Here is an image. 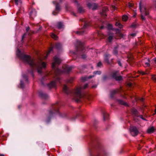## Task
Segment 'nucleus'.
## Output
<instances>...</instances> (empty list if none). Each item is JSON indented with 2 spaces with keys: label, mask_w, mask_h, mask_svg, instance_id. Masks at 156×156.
<instances>
[{
  "label": "nucleus",
  "mask_w": 156,
  "mask_h": 156,
  "mask_svg": "<svg viewBox=\"0 0 156 156\" xmlns=\"http://www.w3.org/2000/svg\"><path fill=\"white\" fill-rule=\"evenodd\" d=\"M118 51L117 50V48H114L113 51V54L114 55H116L117 54Z\"/></svg>",
  "instance_id": "nucleus-34"
},
{
  "label": "nucleus",
  "mask_w": 156,
  "mask_h": 156,
  "mask_svg": "<svg viewBox=\"0 0 156 156\" xmlns=\"http://www.w3.org/2000/svg\"><path fill=\"white\" fill-rule=\"evenodd\" d=\"M96 87V86H92V87Z\"/></svg>",
  "instance_id": "nucleus-59"
},
{
  "label": "nucleus",
  "mask_w": 156,
  "mask_h": 156,
  "mask_svg": "<svg viewBox=\"0 0 156 156\" xmlns=\"http://www.w3.org/2000/svg\"><path fill=\"white\" fill-rule=\"evenodd\" d=\"M51 36L52 38H53L55 40H57L58 39L57 36L55 34L53 33H52L51 35Z\"/></svg>",
  "instance_id": "nucleus-26"
},
{
  "label": "nucleus",
  "mask_w": 156,
  "mask_h": 156,
  "mask_svg": "<svg viewBox=\"0 0 156 156\" xmlns=\"http://www.w3.org/2000/svg\"><path fill=\"white\" fill-rule=\"evenodd\" d=\"M154 62L156 64V58H155L153 59Z\"/></svg>",
  "instance_id": "nucleus-50"
},
{
  "label": "nucleus",
  "mask_w": 156,
  "mask_h": 156,
  "mask_svg": "<svg viewBox=\"0 0 156 156\" xmlns=\"http://www.w3.org/2000/svg\"><path fill=\"white\" fill-rule=\"evenodd\" d=\"M112 77L116 80H120L122 79V76L118 75V72L115 71L113 73Z\"/></svg>",
  "instance_id": "nucleus-9"
},
{
  "label": "nucleus",
  "mask_w": 156,
  "mask_h": 156,
  "mask_svg": "<svg viewBox=\"0 0 156 156\" xmlns=\"http://www.w3.org/2000/svg\"><path fill=\"white\" fill-rule=\"evenodd\" d=\"M15 3L16 5H18L19 4L21 3V1L20 0H14Z\"/></svg>",
  "instance_id": "nucleus-31"
},
{
  "label": "nucleus",
  "mask_w": 156,
  "mask_h": 156,
  "mask_svg": "<svg viewBox=\"0 0 156 156\" xmlns=\"http://www.w3.org/2000/svg\"><path fill=\"white\" fill-rule=\"evenodd\" d=\"M112 8L114 10H115V6L113 5L112 6Z\"/></svg>",
  "instance_id": "nucleus-49"
},
{
  "label": "nucleus",
  "mask_w": 156,
  "mask_h": 156,
  "mask_svg": "<svg viewBox=\"0 0 156 156\" xmlns=\"http://www.w3.org/2000/svg\"><path fill=\"white\" fill-rule=\"evenodd\" d=\"M20 86L21 88H23L24 87L23 83L22 81H20Z\"/></svg>",
  "instance_id": "nucleus-41"
},
{
  "label": "nucleus",
  "mask_w": 156,
  "mask_h": 156,
  "mask_svg": "<svg viewBox=\"0 0 156 156\" xmlns=\"http://www.w3.org/2000/svg\"><path fill=\"white\" fill-rule=\"evenodd\" d=\"M102 66V63L101 62H99L97 64V66H98V67H101V66Z\"/></svg>",
  "instance_id": "nucleus-40"
},
{
  "label": "nucleus",
  "mask_w": 156,
  "mask_h": 156,
  "mask_svg": "<svg viewBox=\"0 0 156 156\" xmlns=\"http://www.w3.org/2000/svg\"><path fill=\"white\" fill-rule=\"evenodd\" d=\"M73 15H74V16H75V13H73Z\"/></svg>",
  "instance_id": "nucleus-62"
},
{
  "label": "nucleus",
  "mask_w": 156,
  "mask_h": 156,
  "mask_svg": "<svg viewBox=\"0 0 156 156\" xmlns=\"http://www.w3.org/2000/svg\"><path fill=\"white\" fill-rule=\"evenodd\" d=\"M132 113L135 115V116H138V115H137L138 112H137V110L136 109L133 108L132 109Z\"/></svg>",
  "instance_id": "nucleus-16"
},
{
  "label": "nucleus",
  "mask_w": 156,
  "mask_h": 156,
  "mask_svg": "<svg viewBox=\"0 0 156 156\" xmlns=\"http://www.w3.org/2000/svg\"><path fill=\"white\" fill-rule=\"evenodd\" d=\"M30 17L32 18L35 16L36 15V10L35 9H32V11L30 12Z\"/></svg>",
  "instance_id": "nucleus-12"
},
{
  "label": "nucleus",
  "mask_w": 156,
  "mask_h": 156,
  "mask_svg": "<svg viewBox=\"0 0 156 156\" xmlns=\"http://www.w3.org/2000/svg\"><path fill=\"white\" fill-rule=\"evenodd\" d=\"M136 16V15H134L133 16Z\"/></svg>",
  "instance_id": "nucleus-63"
},
{
  "label": "nucleus",
  "mask_w": 156,
  "mask_h": 156,
  "mask_svg": "<svg viewBox=\"0 0 156 156\" xmlns=\"http://www.w3.org/2000/svg\"><path fill=\"white\" fill-rule=\"evenodd\" d=\"M112 25L111 24H108V28L109 30H111L112 29Z\"/></svg>",
  "instance_id": "nucleus-38"
},
{
  "label": "nucleus",
  "mask_w": 156,
  "mask_h": 156,
  "mask_svg": "<svg viewBox=\"0 0 156 156\" xmlns=\"http://www.w3.org/2000/svg\"><path fill=\"white\" fill-rule=\"evenodd\" d=\"M139 8L141 13V19L143 20H144L145 18L144 16L147 15L148 14V10L145 6L141 5V2L140 3Z\"/></svg>",
  "instance_id": "nucleus-5"
},
{
  "label": "nucleus",
  "mask_w": 156,
  "mask_h": 156,
  "mask_svg": "<svg viewBox=\"0 0 156 156\" xmlns=\"http://www.w3.org/2000/svg\"><path fill=\"white\" fill-rule=\"evenodd\" d=\"M118 64L120 66H121L122 64H121V62H120V61H118Z\"/></svg>",
  "instance_id": "nucleus-46"
},
{
  "label": "nucleus",
  "mask_w": 156,
  "mask_h": 156,
  "mask_svg": "<svg viewBox=\"0 0 156 156\" xmlns=\"http://www.w3.org/2000/svg\"><path fill=\"white\" fill-rule=\"evenodd\" d=\"M39 96L44 99H46L48 97V96L46 94L42 92L39 93Z\"/></svg>",
  "instance_id": "nucleus-14"
},
{
  "label": "nucleus",
  "mask_w": 156,
  "mask_h": 156,
  "mask_svg": "<svg viewBox=\"0 0 156 156\" xmlns=\"http://www.w3.org/2000/svg\"><path fill=\"white\" fill-rule=\"evenodd\" d=\"M41 83H42V84H43V82H42V80H41Z\"/></svg>",
  "instance_id": "nucleus-58"
},
{
  "label": "nucleus",
  "mask_w": 156,
  "mask_h": 156,
  "mask_svg": "<svg viewBox=\"0 0 156 156\" xmlns=\"http://www.w3.org/2000/svg\"><path fill=\"white\" fill-rule=\"evenodd\" d=\"M26 35V34H24L22 36V39L25 37V36Z\"/></svg>",
  "instance_id": "nucleus-51"
},
{
  "label": "nucleus",
  "mask_w": 156,
  "mask_h": 156,
  "mask_svg": "<svg viewBox=\"0 0 156 156\" xmlns=\"http://www.w3.org/2000/svg\"><path fill=\"white\" fill-rule=\"evenodd\" d=\"M109 37L108 38V41L109 42H110L111 41L112 38H113V34H109Z\"/></svg>",
  "instance_id": "nucleus-18"
},
{
  "label": "nucleus",
  "mask_w": 156,
  "mask_h": 156,
  "mask_svg": "<svg viewBox=\"0 0 156 156\" xmlns=\"http://www.w3.org/2000/svg\"><path fill=\"white\" fill-rule=\"evenodd\" d=\"M23 81H25V82H27V77L24 76H23Z\"/></svg>",
  "instance_id": "nucleus-39"
},
{
  "label": "nucleus",
  "mask_w": 156,
  "mask_h": 156,
  "mask_svg": "<svg viewBox=\"0 0 156 156\" xmlns=\"http://www.w3.org/2000/svg\"><path fill=\"white\" fill-rule=\"evenodd\" d=\"M101 73V72L100 71H97L96 72H94V75H96V74H100Z\"/></svg>",
  "instance_id": "nucleus-37"
},
{
  "label": "nucleus",
  "mask_w": 156,
  "mask_h": 156,
  "mask_svg": "<svg viewBox=\"0 0 156 156\" xmlns=\"http://www.w3.org/2000/svg\"><path fill=\"white\" fill-rule=\"evenodd\" d=\"M136 25L134 23H133L131 25V27H132L134 28L136 27Z\"/></svg>",
  "instance_id": "nucleus-42"
},
{
  "label": "nucleus",
  "mask_w": 156,
  "mask_h": 156,
  "mask_svg": "<svg viewBox=\"0 0 156 156\" xmlns=\"http://www.w3.org/2000/svg\"><path fill=\"white\" fill-rule=\"evenodd\" d=\"M87 6L89 8L93 10L96 9L98 8V5L94 3L89 2L87 4Z\"/></svg>",
  "instance_id": "nucleus-8"
},
{
  "label": "nucleus",
  "mask_w": 156,
  "mask_h": 156,
  "mask_svg": "<svg viewBox=\"0 0 156 156\" xmlns=\"http://www.w3.org/2000/svg\"><path fill=\"white\" fill-rule=\"evenodd\" d=\"M129 7H133V5L131 3H129Z\"/></svg>",
  "instance_id": "nucleus-45"
},
{
  "label": "nucleus",
  "mask_w": 156,
  "mask_h": 156,
  "mask_svg": "<svg viewBox=\"0 0 156 156\" xmlns=\"http://www.w3.org/2000/svg\"><path fill=\"white\" fill-rule=\"evenodd\" d=\"M78 12L80 13H82L84 11V9L82 7H79L78 9Z\"/></svg>",
  "instance_id": "nucleus-24"
},
{
  "label": "nucleus",
  "mask_w": 156,
  "mask_h": 156,
  "mask_svg": "<svg viewBox=\"0 0 156 156\" xmlns=\"http://www.w3.org/2000/svg\"><path fill=\"white\" fill-rule=\"evenodd\" d=\"M115 26H118L119 27L121 28L122 27V26L118 22H117L115 23Z\"/></svg>",
  "instance_id": "nucleus-27"
},
{
  "label": "nucleus",
  "mask_w": 156,
  "mask_h": 156,
  "mask_svg": "<svg viewBox=\"0 0 156 156\" xmlns=\"http://www.w3.org/2000/svg\"><path fill=\"white\" fill-rule=\"evenodd\" d=\"M52 13H53V15H55L56 14H57V13H55V12H53Z\"/></svg>",
  "instance_id": "nucleus-54"
},
{
  "label": "nucleus",
  "mask_w": 156,
  "mask_h": 156,
  "mask_svg": "<svg viewBox=\"0 0 156 156\" xmlns=\"http://www.w3.org/2000/svg\"><path fill=\"white\" fill-rule=\"evenodd\" d=\"M58 107L54 106L53 107V110H50L49 111V115L50 116H51L53 113H55V112H57L58 111Z\"/></svg>",
  "instance_id": "nucleus-10"
},
{
  "label": "nucleus",
  "mask_w": 156,
  "mask_h": 156,
  "mask_svg": "<svg viewBox=\"0 0 156 156\" xmlns=\"http://www.w3.org/2000/svg\"><path fill=\"white\" fill-rule=\"evenodd\" d=\"M108 116V114L107 113H104L103 114V119L104 120L108 119L107 117Z\"/></svg>",
  "instance_id": "nucleus-25"
},
{
  "label": "nucleus",
  "mask_w": 156,
  "mask_h": 156,
  "mask_svg": "<svg viewBox=\"0 0 156 156\" xmlns=\"http://www.w3.org/2000/svg\"><path fill=\"white\" fill-rule=\"evenodd\" d=\"M114 92H115V93H116V90H114Z\"/></svg>",
  "instance_id": "nucleus-61"
},
{
  "label": "nucleus",
  "mask_w": 156,
  "mask_h": 156,
  "mask_svg": "<svg viewBox=\"0 0 156 156\" xmlns=\"http://www.w3.org/2000/svg\"><path fill=\"white\" fill-rule=\"evenodd\" d=\"M136 35V34L135 33H133L131 34V36L133 37H134Z\"/></svg>",
  "instance_id": "nucleus-44"
},
{
  "label": "nucleus",
  "mask_w": 156,
  "mask_h": 156,
  "mask_svg": "<svg viewBox=\"0 0 156 156\" xmlns=\"http://www.w3.org/2000/svg\"><path fill=\"white\" fill-rule=\"evenodd\" d=\"M89 26V24L87 23H86L83 27V30L86 29L87 27Z\"/></svg>",
  "instance_id": "nucleus-28"
},
{
  "label": "nucleus",
  "mask_w": 156,
  "mask_h": 156,
  "mask_svg": "<svg viewBox=\"0 0 156 156\" xmlns=\"http://www.w3.org/2000/svg\"><path fill=\"white\" fill-rule=\"evenodd\" d=\"M130 132L131 134L133 136L137 135L138 133V131L136 128L135 126H131L130 127Z\"/></svg>",
  "instance_id": "nucleus-6"
},
{
  "label": "nucleus",
  "mask_w": 156,
  "mask_h": 156,
  "mask_svg": "<svg viewBox=\"0 0 156 156\" xmlns=\"http://www.w3.org/2000/svg\"><path fill=\"white\" fill-rule=\"evenodd\" d=\"M154 128L153 127H152L148 129L147 132L148 133H151L154 131Z\"/></svg>",
  "instance_id": "nucleus-23"
},
{
  "label": "nucleus",
  "mask_w": 156,
  "mask_h": 156,
  "mask_svg": "<svg viewBox=\"0 0 156 156\" xmlns=\"http://www.w3.org/2000/svg\"><path fill=\"white\" fill-rule=\"evenodd\" d=\"M30 30V27H27L26 28V30L27 32L28 31Z\"/></svg>",
  "instance_id": "nucleus-47"
},
{
  "label": "nucleus",
  "mask_w": 156,
  "mask_h": 156,
  "mask_svg": "<svg viewBox=\"0 0 156 156\" xmlns=\"http://www.w3.org/2000/svg\"><path fill=\"white\" fill-rule=\"evenodd\" d=\"M61 60L57 56H55L54 58V61L52 64V67L55 70L56 75H58L62 72L68 73L70 72L73 67L68 66H66L63 68V70L59 69L57 68L58 66L61 63Z\"/></svg>",
  "instance_id": "nucleus-2"
},
{
  "label": "nucleus",
  "mask_w": 156,
  "mask_h": 156,
  "mask_svg": "<svg viewBox=\"0 0 156 156\" xmlns=\"http://www.w3.org/2000/svg\"><path fill=\"white\" fill-rule=\"evenodd\" d=\"M119 102L120 104H121L126 105V104L125 102H124L123 101L121 100H119Z\"/></svg>",
  "instance_id": "nucleus-35"
},
{
  "label": "nucleus",
  "mask_w": 156,
  "mask_h": 156,
  "mask_svg": "<svg viewBox=\"0 0 156 156\" xmlns=\"http://www.w3.org/2000/svg\"><path fill=\"white\" fill-rule=\"evenodd\" d=\"M74 2H75V3H77V1H76V0H74Z\"/></svg>",
  "instance_id": "nucleus-56"
},
{
  "label": "nucleus",
  "mask_w": 156,
  "mask_h": 156,
  "mask_svg": "<svg viewBox=\"0 0 156 156\" xmlns=\"http://www.w3.org/2000/svg\"><path fill=\"white\" fill-rule=\"evenodd\" d=\"M61 47H62V45L59 43H56V48L57 49H60L61 48Z\"/></svg>",
  "instance_id": "nucleus-22"
},
{
  "label": "nucleus",
  "mask_w": 156,
  "mask_h": 156,
  "mask_svg": "<svg viewBox=\"0 0 156 156\" xmlns=\"http://www.w3.org/2000/svg\"><path fill=\"white\" fill-rule=\"evenodd\" d=\"M16 54L26 64H28L30 66L31 70L30 72L32 75V73L37 70L39 73H41L43 69L46 67V64L42 61L41 58L35 60L29 56L25 55L21 52L18 49L16 51Z\"/></svg>",
  "instance_id": "nucleus-1"
},
{
  "label": "nucleus",
  "mask_w": 156,
  "mask_h": 156,
  "mask_svg": "<svg viewBox=\"0 0 156 156\" xmlns=\"http://www.w3.org/2000/svg\"><path fill=\"white\" fill-rule=\"evenodd\" d=\"M108 8L106 7H105L103 9V12L102 13V15H106V14H105V12L108 11Z\"/></svg>",
  "instance_id": "nucleus-20"
},
{
  "label": "nucleus",
  "mask_w": 156,
  "mask_h": 156,
  "mask_svg": "<svg viewBox=\"0 0 156 156\" xmlns=\"http://www.w3.org/2000/svg\"><path fill=\"white\" fill-rule=\"evenodd\" d=\"M110 55H105L104 58L105 59L106 62H109V58L110 57Z\"/></svg>",
  "instance_id": "nucleus-17"
},
{
  "label": "nucleus",
  "mask_w": 156,
  "mask_h": 156,
  "mask_svg": "<svg viewBox=\"0 0 156 156\" xmlns=\"http://www.w3.org/2000/svg\"><path fill=\"white\" fill-rule=\"evenodd\" d=\"M128 19V17L126 15H124L122 17V20L124 21H126Z\"/></svg>",
  "instance_id": "nucleus-33"
},
{
  "label": "nucleus",
  "mask_w": 156,
  "mask_h": 156,
  "mask_svg": "<svg viewBox=\"0 0 156 156\" xmlns=\"http://www.w3.org/2000/svg\"><path fill=\"white\" fill-rule=\"evenodd\" d=\"M139 73H140V74H142V75H145L146 74H147L149 73V72L147 71H146V72H144L142 71H139Z\"/></svg>",
  "instance_id": "nucleus-32"
},
{
  "label": "nucleus",
  "mask_w": 156,
  "mask_h": 156,
  "mask_svg": "<svg viewBox=\"0 0 156 156\" xmlns=\"http://www.w3.org/2000/svg\"><path fill=\"white\" fill-rule=\"evenodd\" d=\"M142 62L143 63L145 64V66H149L150 65L149 64V60L148 58H146L142 61Z\"/></svg>",
  "instance_id": "nucleus-11"
},
{
  "label": "nucleus",
  "mask_w": 156,
  "mask_h": 156,
  "mask_svg": "<svg viewBox=\"0 0 156 156\" xmlns=\"http://www.w3.org/2000/svg\"><path fill=\"white\" fill-rule=\"evenodd\" d=\"M94 76V75H93L92 76H89L88 78H87L86 77H83L81 78V80L83 81H84L87 80V78H88V79H90V78L93 77Z\"/></svg>",
  "instance_id": "nucleus-19"
},
{
  "label": "nucleus",
  "mask_w": 156,
  "mask_h": 156,
  "mask_svg": "<svg viewBox=\"0 0 156 156\" xmlns=\"http://www.w3.org/2000/svg\"><path fill=\"white\" fill-rule=\"evenodd\" d=\"M143 100H144V99H143V98H140V100L141 101H143Z\"/></svg>",
  "instance_id": "nucleus-53"
},
{
  "label": "nucleus",
  "mask_w": 156,
  "mask_h": 156,
  "mask_svg": "<svg viewBox=\"0 0 156 156\" xmlns=\"http://www.w3.org/2000/svg\"><path fill=\"white\" fill-rule=\"evenodd\" d=\"M63 24L61 22H59L58 23L57 26L58 29H61V28L63 27Z\"/></svg>",
  "instance_id": "nucleus-21"
},
{
  "label": "nucleus",
  "mask_w": 156,
  "mask_h": 156,
  "mask_svg": "<svg viewBox=\"0 0 156 156\" xmlns=\"http://www.w3.org/2000/svg\"><path fill=\"white\" fill-rule=\"evenodd\" d=\"M55 79L56 80L55 81H52L48 85L49 88H55L56 87V82L59 80L60 78L58 76H56Z\"/></svg>",
  "instance_id": "nucleus-7"
},
{
  "label": "nucleus",
  "mask_w": 156,
  "mask_h": 156,
  "mask_svg": "<svg viewBox=\"0 0 156 156\" xmlns=\"http://www.w3.org/2000/svg\"><path fill=\"white\" fill-rule=\"evenodd\" d=\"M53 3L56 5V11H59L60 10V7L59 5V3L57 2V1H55L53 2Z\"/></svg>",
  "instance_id": "nucleus-13"
},
{
  "label": "nucleus",
  "mask_w": 156,
  "mask_h": 156,
  "mask_svg": "<svg viewBox=\"0 0 156 156\" xmlns=\"http://www.w3.org/2000/svg\"><path fill=\"white\" fill-rule=\"evenodd\" d=\"M139 117L140 118L142 119L143 120H144V119L143 118L142 115H140L139 116Z\"/></svg>",
  "instance_id": "nucleus-48"
},
{
  "label": "nucleus",
  "mask_w": 156,
  "mask_h": 156,
  "mask_svg": "<svg viewBox=\"0 0 156 156\" xmlns=\"http://www.w3.org/2000/svg\"><path fill=\"white\" fill-rule=\"evenodd\" d=\"M53 48H51L49 50L48 52L47 55L45 56L44 57V58L45 59L47 58V57L48 56V55L49 54V53H50V52L52 50Z\"/></svg>",
  "instance_id": "nucleus-30"
},
{
  "label": "nucleus",
  "mask_w": 156,
  "mask_h": 156,
  "mask_svg": "<svg viewBox=\"0 0 156 156\" xmlns=\"http://www.w3.org/2000/svg\"><path fill=\"white\" fill-rule=\"evenodd\" d=\"M128 85L129 86H132V83H129L128 84Z\"/></svg>",
  "instance_id": "nucleus-52"
},
{
  "label": "nucleus",
  "mask_w": 156,
  "mask_h": 156,
  "mask_svg": "<svg viewBox=\"0 0 156 156\" xmlns=\"http://www.w3.org/2000/svg\"><path fill=\"white\" fill-rule=\"evenodd\" d=\"M0 156H5L3 154H0Z\"/></svg>",
  "instance_id": "nucleus-57"
},
{
  "label": "nucleus",
  "mask_w": 156,
  "mask_h": 156,
  "mask_svg": "<svg viewBox=\"0 0 156 156\" xmlns=\"http://www.w3.org/2000/svg\"><path fill=\"white\" fill-rule=\"evenodd\" d=\"M103 26H101V29H103Z\"/></svg>",
  "instance_id": "nucleus-55"
},
{
  "label": "nucleus",
  "mask_w": 156,
  "mask_h": 156,
  "mask_svg": "<svg viewBox=\"0 0 156 156\" xmlns=\"http://www.w3.org/2000/svg\"><path fill=\"white\" fill-rule=\"evenodd\" d=\"M84 30H82L79 31H77L76 33L79 35L82 34L84 33Z\"/></svg>",
  "instance_id": "nucleus-29"
},
{
  "label": "nucleus",
  "mask_w": 156,
  "mask_h": 156,
  "mask_svg": "<svg viewBox=\"0 0 156 156\" xmlns=\"http://www.w3.org/2000/svg\"><path fill=\"white\" fill-rule=\"evenodd\" d=\"M88 87V84H85L83 87V89H85L87 87Z\"/></svg>",
  "instance_id": "nucleus-43"
},
{
  "label": "nucleus",
  "mask_w": 156,
  "mask_h": 156,
  "mask_svg": "<svg viewBox=\"0 0 156 156\" xmlns=\"http://www.w3.org/2000/svg\"><path fill=\"white\" fill-rule=\"evenodd\" d=\"M152 79L154 81H156V75L152 76Z\"/></svg>",
  "instance_id": "nucleus-36"
},
{
  "label": "nucleus",
  "mask_w": 156,
  "mask_h": 156,
  "mask_svg": "<svg viewBox=\"0 0 156 156\" xmlns=\"http://www.w3.org/2000/svg\"><path fill=\"white\" fill-rule=\"evenodd\" d=\"M155 112L156 113V109L155 110Z\"/></svg>",
  "instance_id": "nucleus-60"
},
{
  "label": "nucleus",
  "mask_w": 156,
  "mask_h": 156,
  "mask_svg": "<svg viewBox=\"0 0 156 156\" xmlns=\"http://www.w3.org/2000/svg\"><path fill=\"white\" fill-rule=\"evenodd\" d=\"M82 88L80 87L77 88L74 92V99L76 102L80 101V99L82 97L81 90Z\"/></svg>",
  "instance_id": "nucleus-3"
},
{
  "label": "nucleus",
  "mask_w": 156,
  "mask_h": 156,
  "mask_svg": "<svg viewBox=\"0 0 156 156\" xmlns=\"http://www.w3.org/2000/svg\"><path fill=\"white\" fill-rule=\"evenodd\" d=\"M63 90L67 94H68L69 93V90L67 87L64 85L63 87Z\"/></svg>",
  "instance_id": "nucleus-15"
},
{
  "label": "nucleus",
  "mask_w": 156,
  "mask_h": 156,
  "mask_svg": "<svg viewBox=\"0 0 156 156\" xmlns=\"http://www.w3.org/2000/svg\"><path fill=\"white\" fill-rule=\"evenodd\" d=\"M77 43L79 46L78 48V50L80 51V55L81 58H85L87 57L86 54L85 53V50L83 43L80 41H78Z\"/></svg>",
  "instance_id": "nucleus-4"
},
{
  "label": "nucleus",
  "mask_w": 156,
  "mask_h": 156,
  "mask_svg": "<svg viewBox=\"0 0 156 156\" xmlns=\"http://www.w3.org/2000/svg\"><path fill=\"white\" fill-rule=\"evenodd\" d=\"M62 0H60V1L61 2L62 1Z\"/></svg>",
  "instance_id": "nucleus-64"
}]
</instances>
